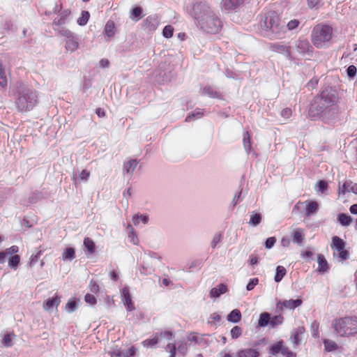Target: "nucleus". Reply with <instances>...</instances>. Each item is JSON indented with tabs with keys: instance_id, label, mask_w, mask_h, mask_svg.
<instances>
[{
	"instance_id": "38",
	"label": "nucleus",
	"mask_w": 357,
	"mask_h": 357,
	"mask_svg": "<svg viewBox=\"0 0 357 357\" xmlns=\"http://www.w3.org/2000/svg\"><path fill=\"white\" fill-rule=\"evenodd\" d=\"M84 245L87 249L89 254H93L95 252V243L89 238H85L84 240Z\"/></svg>"
},
{
	"instance_id": "32",
	"label": "nucleus",
	"mask_w": 357,
	"mask_h": 357,
	"mask_svg": "<svg viewBox=\"0 0 357 357\" xmlns=\"http://www.w3.org/2000/svg\"><path fill=\"white\" fill-rule=\"evenodd\" d=\"M45 248L40 247L37 252L31 256L29 261V266L31 267L33 266L38 261L40 255L43 254Z\"/></svg>"
},
{
	"instance_id": "50",
	"label": "nucleus",
	"mask_w": 357,
	"mask_h": 357,
	"mask_svg": "<svg viewBox=\"0 0 357 357\" xmlns=\"http://www.w3.org/2000/svg\"><path fill=\"white\" fill-rule=\"evenodd\" d=\"M318 192L324 193L328 188V183L324 180H321L317 183Z\"/></svg>"
},
{
	"instance_id": "49",
	"label": "nucleus",
	"mask_w": 357,
	"mask_h": 357,
	"mask_svg": "<svg viewBox=\"0 0 357 357\" xmlns=\"http://www.w3.org/2000/svg\"><path fill=\"white\" fill-rule=\"evenodd\" d=\"M280 353L283 356H286V357H296V353H294L291 351H289L288 349V348L286 346H284V344H282Z\"/></svg>"
},
{
	"instance_id": "43",
	"label": "nucleus",
	"mask_w": 357,
	"mask_h": 357,
	"mask_svg": "<svg viewBox=\"0 0 357 357\" xmlns=\"http://www.w3.org/2000/svg\"><path fill=\"white\" fill-rule=\"evenodd\" d=\"M77 305L74 299H70L66 303L65 309L68 313H72L77 310Z\"/></svg>"
},
{
	"instance_id": "53",
	"label": "nucleus",
	"mask_w": 357,
	"mask_h": 357,
	"mask_svg": "<svg viewBox=\"0 0 357 357\" xmlns=\"http://www.w3.org/2000/svg\"><path fill=\"white\" fill-rule=\"evenodd\" d=\"M203 114V111L200 109H197L193 113L189 114L185 121H190L192 117L200 118Z\"/></svg>"
},
{
	"instance_id": "5",
	"label": "nucleus",
	"mask_w": 357,
	"mask_h": 357,
	"mask_svg": "<svg viewBox=\"0 0 357 357\" xmlns=\"http://www.w3.org/2000/svg\"><path fill=\"white\" fill-rule=\"evenodd\" d=\"M335 332L340 337H349L357 334V317L346 316L333 320L332 324Z\"/></svg>"
},
{
	"instance_id": "31",
	"label": "nucleus",
	"mask_w": 357,
	"mask_h": 357,
	"mask_svg": "<svg viewBox=\"0 0 357 357\" xmlns=\"http://www.w3.org/2000/svg\"><path fill=\"white\" fill-rule=\"evenodd\" d=\"M262 219L261 215L258 213L252 212L250 215L249 225L251 226L256 227L261 222Z\"/></svg>"
},
{
	"instance_id": "8",
	"label": "nucleus",
	"mask_w": 357,
	"mask_h": 357,
	"mask_svg": "<svg viewBox=\"0 0 357 357\" xmlns=\"http://www.w3.org/2000/svg\"><path fill=\"white\" fill-rule=\"evenodd\" d=\"M60 34L66 38L65 47L67 51L73 52L78 48L79 39L72 31L68 29H62Z\"/></svg>"
},
{
	"instance_id": "60",
	"label": "nucleus",
	"mask_w": 357,
	"mask_h": 357,
	"mask_svg": "<svg viewBox=\"0 0 357 357\" xmlns=\"http://www.w3.org/2000/svg\"><path fill=\"white\" fill-rule=\"evenodd\" d=\"M19 251V248L17 246V245H13L8 248H7L5 252L8 255H13V254H15L17 252H18Z\"/></svg>"
},
{
	"instance_id": "56",
	"label": "nucleus",
	"mask_w": 357,
	"mask_h": 357,
	"mask_svg": "<svg viewBox=\"0 0 357 357\" xmlns=\"http://www.w3.org/2000/svg\"><path fill=\"white\" fill-rule=\"evenodd\" d=\"M357 69L354 65L349 66L347 69V74L349 77L352 78L356 75Z\"/></svg>"
},
{
	"instance_id": "23",
	"label": "nucleus",
	"mask_w": 357,
	"mask_h": 357,
	"mask_svg": "<svg viewBox=\"0 0 357 357\" xmlns=\"http://www.w3.org/2000/svg\"><path fill=\"white\" fill-rule=\"evenodd\" d=\"M270 321H271V314L268 312H262L260 316L258 321V325L260 327H265L270 325Z\"/></svg>"
},
{
	"instance_id": "57",
	"label": "nucleus",
	"mask_w": 357,
	"mask_h": 357,
	"mask_svg": "<svg viewBox=\"0 0 357 357\" xmlns=\"http://www.w3.org/2000/svg\"><path fill=\"white\" fill-rule=\"evenodd\" d=\"M300 22L298 20H291L287 23V27L289 30H294L298 26Z\"/></svg>"
},
{
	"instance_id": "11",
	"label": "nucleus",
	"mask_w": 357,
	"mask_h": 357,
	"mask_svg": "<svg viewBox=\"0 0 357 357\" xmlns=\"http://www.w3.org/2000/svg\"><path fill=\"white\" fill-rule=\"evenodd\" d=\"M303 301L301 299H289V300H284L283 301H278L277 303V309L282 311L283 308H286L288 310H294L297 307H299L301 305Z\"/></svg>"
},
{
	"instance_id": "1",
	"label": "nucleus",
	"mask_w": 357,
	"mask_h": 357,
	"mask_svg": "<svg viewBox=\"0 0 357 357\" xmlns=\"http://www.w3.org/2000/svg\"><path fill=\"white\" fill-rule=\"evenodd\" d=\"M339 96L335 89L326 86L315 96L309 109L311 118H319L324 123L334 124L340 120Z\"/></svg>"
},
{
	"instance_id": "36",
	"label": "nucleus",
	"mask_w": 357,
	"mask_h": 357,
	"mask_svg": "<svg viewBox=\"0 0 357 357\" xmlns=\"http://www.w3.org/2000/svg\"><path fill=\"white\" fill-rule=\"evenodd\" d=\"M243 142L244 149L248 153L251 149L250 135L248 131L243 134Z\"/></svg>"
},
{
	"instance_id": "16",
	"label": "nucleus",
	"mask_w": 357,
	"mask_h": 357,
	"mask_svg": "<svg viewBox=\"0 0 357 357\" xmlns=\"http://www.w3.org/2000/svg\"><path fill=\"white\" fill-rule=\"evenodd\" d=\"M237 357H259V352L257 349L253 348H247L239 350L236 353Z\"/></svg>"
},
{
	"instance_id": "13",
	"label": "nucleus",
	"mask_w": 357,
	"mask_h": 357,
	"mask_svg": "<svg viewBox=\"0 0 357 357\" xmlns=\"http://www.w3.org/2000/svg\"><path fill=\"white\" fill-rule=\"evenodd\" d=\"M269 50L272 52L283 54L287 59H291V53L289 50V47L284 44L280 43H271L269 45Z\"/></svg>"
},
{
	"instance_id": "20",
	"label": "nucleus",
	"mask_w": 357,
	"mask_h": 357,
	"mask_svg": "<svg viewBox=\"0 0 357 357\" xmlns=\"http://www.w3.org/2000/svg\"><path fill=\"white\" fill-rule=\"evenodd\" d=\"M318 271L324 273L328 270V262L324 256L321 254L317 255Z\"/></svg>"
},
{
	"instance_id": "15",
	"label": "nucleus",
	"mask_w": 357,
	"mask_h": 357,
	"mask_svg": "<svg viewBox=\"0 0 357 357\" xmlns=\"http://www.w3.org/2000/svg\"><path fill=\"white\" fill-rule=\"evenodd\" d=\"M60 301V298L57 296L50 298L43 303V309L46 311H50L54 308L56 309Z\"/></svg>"
},
{
	"instance_id": "34",
	"label": "nucleus",
	"mask_w": 357,
	"mask_h": 357,
	"mask_svg": "<svg viewBox=\"0 0 357 357\" xmlns=\"http://www.w3.org/2000/svg\"><path fill=\"white\" fill-rule=\"evenodd\" d=\"M90 17V14L89 11L83 10L82 12L81 16L77 19V24L79 26H84L87 24L89 19Z\"/></svg>"
},
{
	"instance_id": "29",
	"label": "nucleus",
	"mask_w": 357,
	"mask_h": 357,
	"mask_svg": "<svg viewBox=\"0 0 357 357\" xmlns=\"http://www.w3.org/2000/svg\"><path fill=\"white\" fill-rule=\"evenodd\" d=\"M287 271L284 267L282 266H278L275 271V275L274 277V280L276 282H280L284 276L286 275Z\"/></svg>"
},
{
	"instance_id": "19",
	"label": "nucleus",
	"mask_w": 357,
	"mask_h": 357,
	"mask_svg": "<svg viewBox=\"0 0 357 357\" xmlns=\"http://www.w3.org/2000/svg\"><path fill=\"white\" fill-rule=\"evenodd\" d=\"M331 246L332 249L339 252L344 249L345 242L340 237L335 236L332 238V243Z\"/></svg>"
},
{
	"instance_id": "21",
	"label": "nucleus",
	"mask_w": 357,
	"mask_h": 357,
	"mask_svg": "<svg viewBox=\"0 0 357 357\" xmlns=\"http://www.w3.org/2000/svg\"><path fill=\"white\" fill-rule=\"evenodd\" d=\"M227 290V286L224 284H220L217 287L211 289L210 296L213 298H218L225 294Z\"/></svg>"
},
{
	"instance_id": "41",
	"label": "nucleus",
	"mask_w": 357,
	"mask_h": 357,
	"mask_svg": "<svg viewBox=\"0 0 357 357\" xmlns=\"http://www.w3.org/2000/svg\"><path fill=\"white\" fill-rule=\"evenodd\" d=\"M159 342L158 335L156 333L151 339H147L142 342V344L146 347H151Z\"/></svg>"
},
{
	"instance_id": "45",
	"label": "nucleus",
	"mask_w": 357,
	"mask_h": 357,
	"mask_svg": "<svg viewBox=\"0 0 357 357\" xmlns=\"http://www.w3.org/2000/svg\"><path fill=\"white\" fill-rule=\"evenodd\" d=\"M142 9L141 7L137 6V7L134 8L132 10V15H133V17L135 18H132V20L135 21H138L139 19H141L142 17Z\"/></svg>"
},
{
	"instance_id": "62",
	"label": "nucleus",
	"mask_w": 357,
	"mask_h": 357,
	"mask_svg": "<svg viewBox=\"0 0 357 357\" xmlns=\"http://www.w3.org/2000/svg\"><path fill=\"white\" fill-rule=\"evenodd\" d=\"M292 112L290 108H284L281 111V116L284 119H289L291 116Z\"/></svg>"
},
{
	"instance_id": "26",
	"label": "nucleus",
	"mask_w": 357,
	"mask_h": 357,
	"mask_svg": "<svg viewBox=\"0 0 357 357\" xmlns=\"http://www.w3.org/2000/svg\"><path fill=\"white\" fill-rule=\"evenodd\" d=\"M304 240V234L301 229H297L293 232V242L301 245Z\"/></svg>"
},
{
	"instance_id": "48",
	"label": "nucleus",
	"mask_w": 357,
	"mask_h": 357,
	"mask_svg": "<svg viewBox=\"0 0 357 357\" xmlns=\"http://www.w3.org/2000/svg\"><path fill=\"white\" fill-rule=\"evenodd\" d=\"M12 336H14V334L9 333L4 335L3 338V344L5 347H10L13 345Z\"/></svg>"
},
{
	"instance_id": "35",
	"label": "nucleus",
	"mask_w": 357,
	"mask_h": 357,
	"mask_svg": "<svg viewBox=\"0 0 357 357\" xmlns=\"http://www.w3.org/2000/svg\"><path fill=\"white\" fill-rule=\"evenodd\" d=\"M283 321H284V317H283V316H282L280 314L275 315L273 317H271L270 327L273 328L282 324Z\"/></svg>"
},
{
	"instance_id": "14",
	"label": "nucleus",
	"mask_w": 357,
	"mask_h": 357,
	"mask_svg": "<svg viewBox=\"0 0 357 357\" xmlns=\"http://www.w3.org/2000/svg\"><path fill=\"white\" fill-rule=\"evenodd\" d=\"M138 165V162L136 159H130L123 164V174L125 176H128V179H130L135 169Z\"/></svg>"
},
{
	"instance_id": "25",
	"label": "nucleus",
	"mask_w": 357,
	"mask_h": 357,
	"mask_svg": "<svg viewBox=\"0 0 357 357\" xmlns=\"http://www.w3.org/2000/svg\"><path fill=\"white\" fill-rule=\"evenodd\" d=\"M241 319V313L240 310H233L227 316V320L232 323H238Z\"/></svg>"
},
{
	"instance_id": "61",
	"label": "nucleus",
	"mask_w": 357,
	"mask_h": 357,
	"mask_svg": "<svg viewBox=\"0 0 357 357\" xmlns=\"http://www.w3.org/2000/svg\"><path fill=\"white\" fill-rule=\"evenodd\" d=\"M89 289L92 293H98L99 291V286L95 281L91 280Z\"/></svg>"
},
{
	"instance_id": "4",
	"label": "nucleus",
	"mask_w": 357,
	"mask_h": 357,
	"mask_svg": "<svg viewBox=\"0 0 357 357\" xmlns=\"http://www.w3.org/2000/svg\"><path fill=\"white\" fill-rule=\"evenodd\" d=\"M38 103V93L31 88H23L18 91L15 100L17 109L20 112L31 111Z\"/></svg>"
},
{
	"instance_id": "30",
	"label": "nucleus",
	"mask_w": 357,
	"mask_h": 357,
	"mask_svg": "<svg viewBox=\"0 0 357 357\" xmlns=\"http://www.w3.org/2000/svg\"><path fill=\"white\" fill-rule=\"evenodd\" d=\"M105 33L109 38L112 37L115 33V25L112 21H108L105 26Z\"/></svg>"
},
{
	"instance_id": "40",
	"label": "nucleus",
	"mask_w": 357,
	"mask_h": 357,
	"mask_svg": "<svg viewBox=\"0 0 357 357\" xmlns=\"http://www.w3.org/2000/svg\"><path fill=\"white\" fill-rule=\"evenodd\" d=\"M148 216L144 215H137L132 218V222L135 226L139 225L140 222H142L143 224H146L148 222Z\"/></svg>"
},
{
	"instance_id": "2",
	"label": "nucleus",
	"mask_w": 357,
	"mask_h": 357,
	"mask_svg": "<svg viewBox=\"0 0 357 357\" xmlns=\"http://www.w3.org/2000/svg\"><path fill=\"white\" fill-rule=\"evenodd\" d=\"M190 14L197 26L206 33L215 34L222 28L220 17L204 0H195Z\"/></svg>"
},
{
	"instance_id": "58",
	"label": "nucleus",
	"mask_w": 357,
	"mask_h": 357,
	"mask_svg": "<svg viewBox=\"0 0 357 357\" xmlns=\"http://www.w3.org/2000/svg\"><path fill=\"white\" fill-rule=\"evenodd\" d=\"M221 238H222V236L220 234H215L214 236H213V238L211 242V246L213 248H215L216 247V245H218V243L221 241Z\"/></svg>"
},
{
	"instance_id": "46",
	"label": "nucleus",
	"mask_w": 357,
	"mask_h": 357,
	"mask_svg": "<svg viewBox=\"0 0 357 357\" xmlns=\"http://www.w3.org/2000/svg\"><path fill=\"white\" fill-rule=\"evenodd\" d=\"M174 28L171 25H167L162 30V36L166 38H169L173 36Z\"/></svg>"
},
{
	"instance_id": "54",
	"label": "nucleus",
	"mask_w": 357,
	"mask_h": 357,
	"mask_svg": "<svg viewBox=\"0 0 357 357\" xmlns=\"http://www.w3.org/2000/svg\"><path fill=\"white\" fill-rule=\"evenodd\" d=\"M258 282H259L258 278H252L249 281L248 284H247L246 289L248 291L252 290L256 287V285L258 284Z\"/></svg>"
},
{
	"instance_id": "51",
	"label": "nucleus",
	"mask_w": 357,
	"mask_h": 357,
	"mask_svg": "<svg viewBox=\"0 0 357 357\" xmlns=\"http://www.w3.org/2000/svg\"><path fill=\"white\" fill-rule=\"evenodd\" d=\"M128 227L132 228L131 225H128ZM128 239L130 243H132L134 245H137L138 243V238L137 235L134 233L132 229H131V231H130L128 234Z\"/></svg>"
},
{
	"instance_id": "12",
	"label": "nucleus",
	"mask_w": 357,
	"mask_h": 357,
	"mask_svg": "<svg viewBox=\"0 0 357 357\" xmlns=\"http://www.w3.org/2000/svg\"><path fill=\"white\" fill-rule=\"evenodd\" d=\"M121 299L128 311H133L135 307L132 303L130 291L128 287H124L121 290Z\"/></svg>"
},
{
	"instance_id": "10",
	"label": "nucleus",
	"mask_w": 357,
	"mask_h": 357,
	"mask_svg": "<svg viewBox=\"0 0 357 357\" xmlns=\"http://www.w3.org/2000/svg\"><path fill=\"white\" fill-rule=\"evenodd\" d=\"M158 17L155 15H149L143 21L144 29L149 32L155 31L158 29Z\"/></svg>"
},
{
	"instance_id": "52",
	"label": "nucleus",
	"mask_w": 357,
	"mask_h": 357,
	"mask_svg": "<svg viewBox=\"0 0 357 357\" xmlns=\"http://www.w3.org/2000/svg\"><path fill=\"white\" fill-rule=\"evenodd\" d=\"M84 301H86V303H87L88 304H89L91 305H94L97 302L96 297L93 295L90 294H86L85 295Z\"/></svg>"
},
{
	"instance_id": "37",
	"label": "nucleus",
	"mask_w": 357,
	"mask_h": 357,
	"mask_svg": "<svg viewBox=\"0 0 357 357\" xmlns=\"http://www.w3.org/2000/svg\"><path fill=\"white\" fill-rule=\"evenodd\" d=\"M20 262V257L17 255H15L13 256H11L8 259V266L16 270L17 266L19 265Z\"/></svg>"
},
{
	"instance_id": "17",
	"label": "nucleus",
	"mask_w": 357,
	"mask_h": 357,
	"mask_svg": "<svg viewBox=\"0 0 357 357\" xmlns=\"http://www.w3.org/2000/svg\"><path fill=\"white\" fill-rule=\"evenodd\" d=\"M201 95L206 96L213 98H220L221 95L220 93L213 87L210 86H206L202 89H201Z\"/></svg>"
},
{
	"instance_id": "39",
	"label": "nucleus",
	"mask_w": 357,
	"mask_h": 357,
	"mask_svg": "<svg viewBox=\"0 0 357 357\" xmlns=\"http://www.w3.org/2000/svg\"><path fill=\"white\" fill-rule=\"evenodd\" d=\"M324 344L326 351L328 352L335 351L337 349V344L331 340H324Z\"/></svg>"
},
{
	"instance_id": "33",
	"label": "nucleus",
	"mask_w": 357,
	"mask_h": 357,
	"mask_svg": "<svg viewBox=\"0 0 357 357\" xmlns=\"http://www.w3.org/2000/svg\"><path fill=\"white\" fill-rule=\"evenodd\" d=\"M7 73L0 63V86L4 88L7 86Z\"/></svg>"
},
{
	"instance_id": "24",
	"label": "nucleus",
	"mask_w": 357,
	"mask_h": 357,
	"mask_svg": "<svg viewBox=\"0 0 357 357\" xmlns=\"http://www.w3.org/2000/svg\"><path fill=\"white\" fill-rule=\"evenodd\" d=\"M337 220L341 225L349 226L352 222L353 218L346 213H340L337 217Z\"/></svg>"
},
{
	"instance_id": "63",
	"label": "nucleus",
	"mask_w": 357,
	"mask_h": 357,
	"mask_svg": "<svg viewBox=\"0 0 357 357\" xmlns=\"http://www.w3.org/2000/svg\"><path fill=\"white\" fill-rule=\"evenodd\" d=\"M160 336L162 338H164V339L169 340L172 339L173 335H172V333L171 331H165L160 332Z\"/></svg>"
},
{
	"instance_id": "7",
	"label": "nucleus",
	"mask_w": 357,
	"mask_h": 357,
	"mask_svg": "<svg viewBox=\"0 0 357 357\" xmlns=\"http://www.w3.org/2000/svg\"><path fill=\"white\" fill-rule=\"evenodd\" d=\"M70 11L68 9H65L60 12L58 16L54 19L52 22V28L54 31L61 33L62 29H67L63 26L70 21Z\"/></svg>"
},
{
	"instance_id": "6",
	"label": "nucleus",
	"mask_w": 357,
	"mask_h": 357,
	"mask_svg": "<svg viewBox=\"0 0 357 357\" xmlns=\"http://www.w3.org/2000/svg\"><path fill=\"white\" fill-rule=\"evenodd\" d=\"M333 36V28L327 24H318L311 33V41L317 48H324L328 45Z\"/></svg>"
},
{
	"instance_id": "59",
	"label": "nucleus",
	"mask_w": 357,
	"mask_h": 357,
	"mask_svg": "<svg viewBox=\"0 0 357 357\" xmlns=\"http://www.w3.org/2000/svg\"><path fill=\"white\" fill-rule=\"evenodd\" d=\"M276 242V238L275 237H269L265 241V247L267 249H271L273 247Z\"/></svg>"
},
{
	"instance_id": "18",
	"label": "nucleus",
	"mask_w": 357,
	"mask_h": 357,
	"mask_svg": "<svg viewBox=\"0 0 357 357\" xmlns=\"http://www.w3.org/2000/svg\"><path fill=\"white\" fill-rule=\"evenodd\" d=\"M245 0H223L222 7L226 10L235 9L239 5L242 4Z\"/></svg>"
},
{
	"instance_id": "28",
	"label": "nucleus",
	"mask_w": 357,
	"mask_h": 357,
	"mask_svg": "<svg viewBox=\"0 0 357 357\" xmlns=\"http://www.w3.org/2000/svg\"><path fill=\"white\" fill-rule=\"evenodd\" d=\"M75 258V249L73 248H68L63 252L62 259L64 261H72Z\"/></svg>"
},
{
	"instance_id": "42",
	"label": "nucleus",
	"mask_w": 357,
	"mask_h": 357,
	"mask_svg": "<svg viewBox=\"0 0 357 357\" xmlns=\"http://www.w3.org/2000/svg\"><path fill=\"white\" fill-rule=\"evenodd\" d=\"M319 323L314 320L310 326V331L312 336L314 338H319Z\"/></svg>"
},
{
	"instance_id": "64",
	"label": "nucleus",
	"mask_w": 357,
	"mask_h": 357,
	"mask_svg": "<svg viewBox=\"0 0 357 357\" xmlns=\"http://www.w3.org/2000/svg\"><path fill=\"white\" fill-rule=\"evenodd\" d=\"M136 349L134 347H130L124 354L123 357H133L135 354Z\"/></svg>"
},
{
	"instance_id": "22",
	"label": "nucleus",
	"mask_w": 357,
	"mask_h": 357,
	"mask_svg": "<svg viewBox=\"0 0 357 357\" xmlns=\"http://www.w3.org/2000/svg\"><path fill=\"white\" fill-rule=\"evenodd\" d=\"M50 6H52V8L50 6L45 11L46 15H50L51 13H59L61 10V4L59 3L58 0H50Z\"/></svg>"
},
{
	"instance_id": "3",
	"label": "nucleus",
	"mask_w": 357,
	"mask_h": 357,
	"mask_svg": "<svg viewBox=\"0 0 357 357\" xmlns=\"http://www.w3.org/2000/svg\"><path fill=\"white\" fill-rule=\"evenodd\" d=\"M262 34L271 39L282 38L286 32L278 14L274 11L268 12L260 23Z\"/></svg>"
},
{
	"instance_id": "55",
	"label": "nucleus",
	"mask_w": 357,
	"mask_h": 357,
	"mask_svg": "<svg viewBox=\"0 0 357 357\" xmlns=\"http://www.w3.org/2000/svg\"><path fill=\"white\" fill-rule=\"evenodd\" d=\"M166 350L170 353L169 357H176V347L174 344L169 343L166 347Z\"/></svg>"
},
{
	"instance_id": "9",
	"label": "nucleus",
	"mask_w": 357,
	"mask_h": 357,
	"mask_svg": "<svg viewBox=\"0 0 357 357\" xmlns=\"http://www.w3.org/2000/svg\"><path fill=\"white\" fill-rule=\"evenodd\" d=\"M297 52L302 55H310L312 52V47L306 38H300L295 43Z\"/></svg>"
},
{
	"instance_id": "27",
	"label": "nucleus",
	"mask_w": 357,
	"mask_h": 357,
	"mask_svg": "<svg viewBox=\"0 0 357 357\" xmlns=\"http://www.w3.org/2000/svg\"><path fill=\"white\" fill-rule=\"evenodd\" d=\"M318 211V204L314 201L310 202L305 208V215L310 216Z\"/></svg>"
},
{
	"instance_id": "47",
	"label": "nucleus",
	"mask_w": 357,
	"mask_h": 357,
	"mask_svg": "<svg viewBox=\"0 0 357 357\" xmlns=\"http://www.w3.org/2000/svg\"><path fill=\"white\" fill-rule=\"evenodd\" d=\"M242 334V329L241 327L236 326L231 330V336L233 339H237Z\"/></svg>"
},
{
	"instance_id": "44",
	"label": "nucleus",
	"mask_w": 357,
	"mask_h": 357,
	"mask_svg": "<svg viewBox=\"0 0 357 357\" xmlns=\"http://www.w3.org/2000/svg\"><path fill=\"white\" fill-rule=\"evenodd\" d=\"M282 344H283V342L280 341V342H277L276 344L272 345L270 348V354L272 355H276L278 353H280Z\"/></svg>"
}]
</instances>
